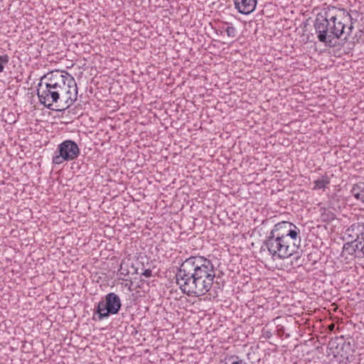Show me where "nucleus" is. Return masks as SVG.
I'll return each instance as SVG.
<instances>
[{
  "instance_id": "f257e3e1",
  "label": "nucleus",
  "mask_w": 364,
  "mask_h": 364,
  "mask_svg": "<svg viewBox=\"0 0 364 364\" xmlns=\"http://www.w3.org/2000/svg\"><path fill=\"white\" fill-rule=\"evenodd\" d=\"M37 95L40 103L46 107L64 111L77 100V83L68 72L53 70L41 77Z\"/></svg>"
},
{
  "instance_id": "f03ea898",
  "label": "nucleus",
  "mask_w": 364,
  "mask_h": 364,
  "mask_svg": "<svg viewBox=\"0 0 364 364\" xmlns=\"http://www.w3.org/2000/svg\"><path fill=\"white\" fill-rule=\"evenodd\" d=\"M215 272L209 259L203 256H191L177 269L176 284L181 292L188 296H202L210 290Z\"/></svg>"
},
{
  "instance_id": "7ed1b4c3",
  "label": "nucleus",
  "mask_w": 364,
  "mask_h": 364,
  "mask_svg": "<svg viewBox=\"0 0 364 364\" xmlns=\"http://www.w3.org/2000/svg\"><path fill=\"white\" fill-rule=\"evenodd\" d=\"M355 22L356 19L346 9L328 6L323 15L316 16L314 26L318 41L333 47L336 46L334 41L343 35L346 40L350 36Z\"/></svg>"
},
{
  "instance_id": "20e7f679",
  "label": "nucleus",
  "mask_w": 364,
  "mask_h": 364,
  "mask_svg": "<svg viewBox=\"0 0 364 364\" xmlns=\"http://www.w3.org/2000/svg\"><path fill=\"white\" fill-rule=\"evenodd\" d=\"M299 246L292 241L267 235L262 247H265L274 259H284L293 255Z\"/></svg>"
},
{
  "instance_id": "39448f33",
  "label": "nucleus",
  "mask_w": 364,
  "mask_h": 364,
  "mask_svg": "<svg viewBox=\"0 0 364 364\" xmlns=\"http://www.w3.org/2000/svg\"><path fill=\"white\" fill-rule=\"evenodd\" d=\"M121 308L122 301L119 296L114 292L108 293L95 307L92 319L102 321L110 315L117 314Z\"/></svg>"
},
{
  "instance_id": "423d86ee",
  "label": "nucleus",
  "mask_w": 364,
  "mask_h": 364,
  "mask_svg": "<svg viewBox=\"0 0 364 364\" xmlns=\"http://www.w3.org/2000/svg\"><path fill=\"white\" fill-rule=\"evenodd\" d=\"M80 149L77 143L73 140L67 139L58 145L52 163L59 165L64 161H70L76 159L80 155Z\"/></svg>"
},
{
  "instance_id": "0eeeda50",
  "label": "nucleus",
  "mask_w": 364,
  "mask_h": 364,
  "mask_svg": "<svg viewBox=\"0 0 364 364\" xmlns=\"http://www.w3.org/2000/svg\"><path fill=\"white\" fill-rule=\"evenodd\" d=\"M300 229L292 223L283 220L275 224L268 235L301 243Z\"/></svg>"
},
{
  "instance_id": "6e6552de",
  "label": "nucleus",
  "mask_w": 364,
  "mask_h": 364,
  "mask_svg": "<svg viewBox=\"0 0 364 364\" xmlns=\"http://www.w3.org/2000/svg\"><path fill=\"white\" fill-rule=\"evenodd\" d=\"M360 240H351L344 244L343 255H349L353 257L364 258V232L360 236Z\"/></svg>"
},
{
  "instance_id": "1a4fd4ad",
  "label": "nucleus",
  "mask_w": 364,
  "mask_h": 364,
  "mask_svg": "<svg viewBox=\"0 0 364 364\" xmlns=\"http://www.w3.org/2000/svg\"><path fill=\"white\" fill-rule=\"evenodd\" d=\"M364 233V221H358L350 225L345 231L344 235L352 240H360V236Z\"/></svg>"
},
{
  "instance_id": "9d476101",
  "label": "nucleus",
  "mask_w": 364,
  "mask_h": 364,
  "mask_svg": "<svg viewBox=\"0 0 364 364\" xmlns=\"http://www.w3.org/2000/svg\"><path fill=\"white\" fill-rule=\"evenodd\" d=\"M235 8L244 15L253 12L257 6V0H234Z\"/></svg>"
},
{
  "instance_id": "9b49d317",
  "label": "nucleus",
  "mask_w": 364,
  "mask_h": 364,
  "mask_svg": "<svg viewBox=\"0 0 364 364\" xmlns=\"http://www.w3.org/2000/svg\"><path fill=\"white\" fill-rule=\"evenodd\" d=\"M345 345L346 343L342 342V340L336 339L329 342L328 348L335 357L339 355L342 358H348V353L344 350Z\"/></svg>"
},
{
  "instance_id": "f8f14e48",
  "label": "nucleus",
  "mask_w": 364,
  "mask_h": 364,
  "mask_svg": "<svg viewBox=\"0 0 364 364\" xmlns=\"http://www.w3.org/2000/svg\"><path fill=\"white\" fill-rule=\"evenodd\" d=\"M351 193L353 196L364 203V182H358L353 186Z\"/></svg>"
},
{
  "instance_id": "ddd939ff",
  "label": "nucleus",
  "mask_w": 364,
  "mask_h": 364,
  "mask_svg": "<svg viewBox=\"0 0 364 364\" xmlns=\"http://www.w3.org/2000/svg\"><path fill=\"white\" fill-rule=\"evenodd\" d=\"M330 183L329 177L325 174L314 181V190L325 189Z\"/></svg>"
},
{
  "instance_id": "4468645a",
  "label": "nucleus",
  "mask_w": 364,
  "mask_h": 364,
  "mask_svg": "<svg viewBox=\"0 0 364 364\" xmlns=\"http://www.w3.org/2000/svg\"><path fill=\"white\" fill-rule=\"evenodd\" d=\"M225 24L228 26L225 29L228 36L235 38L237 34L236 28L232 24L230 25L228 23H225Z\"/></svg>"
},
{
  "instance_id": "2eb2a0df",
  "label": "nucleus",
  "mask_w": 364,
  "mask_h": 364,
  "mask_svg": "<svg viewBox=\"0 0 364 364\" xmlns=\"http://www.w3.org/2000/svg\"><path fill=\"white\" fill-rule=\"evenodd\" d=\"M321 220L325 222H330L335 218V215L331 211H324L321 215Z\"/></svg>"
},
{
  "instance_id": "dca6fc26",
  "label": "nucleus",
  "mask_w": 364,
  "mask_h": 364,
  "mask_svg": "<svg viewBox=\"0 0 364 364\" xmlns=\"http://www.w3.org/2000/svg\"><path fill=\"white\" fill-rule=\"evenodd\" d=\"M9 57L8 55H0V73L4 71L5 65L9 63Z\"/></svg>"
},
{
  "instance_id": "f3484780",
  "label": "nucleus",
  "mask_w": 364,
  "mask_h": 364,
  "mask_svg": "<svg viewBox=\"0 0 364 364\" xmlns=\"http://www.w3.org/2000/svg\"><path fill=\"white\" fill-rule=\"evenodd\" d=\"M141 275L146 277H151L152 276V271L150 269H146L141 273Z\"/></svg>"
},
{
  "instance_id": "a211bd4d",
  "label": "nucleus",
  "mask_w": 364,
  "mask_h": 364,
  "mask_svg": "<svg viewBox=\"0 0 364 364\" xmlns=\"http://www.w3.org/2000/svg\"><path fill=\"white\" fill-rule=\"evenodd\" d=\"M230 358H235L236 360H234L232 364H241V359L239 358L237 355H232Z\"/></svg>"
},
{
  "instance_id": "6ab92c4d",
  "label": "nucleus",
  "mask_w": 364,
  "mask_h": 364,
  "mask_svg": "<svg viewBox=\"0 0 364 364\" xmlns=\"http://www.w3.org/2000/svg\"><path fill=\"white\" fill-rule=\"evenodd\" d=\"M333 328H334V325H333V324H332V325L330 326V328H332V329H333Z\"/></svg>"
},
{
  "instance_id": "aec40b11",
  "label": "nucleus",
  "mask_w": 364,
  "mask_h": 364,
  "mask_svg": "<svg viewBox=\"0 0 364 364\" xmlns=\"http://www.w3.org/2000/svg\"><path fill=\"white\" fill-rule=\"evenodd\" d=\"M333 328H334V325H333V324H332V325L330 326V328H332V329H333Z\"/></svg>"
},
{
  "instance_id": "412c9836",
  "label": "nucleus",
  "mask_w": 364,
  "mask_h": 364,
  "mask_svg": "<svg viewBox=\"0 0 364 364\" xmlns=\"http://www.w3.org/2000/svg\"><path fill=\"white\" fill-rule=\"evenodd\" d=\"M284 332L279 333V335H283Z\"/></svg>"
}]
</instances>
